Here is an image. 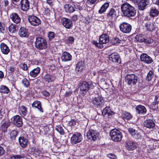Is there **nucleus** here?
Masks as SVG:
<instances>
[{"label":"nucleus","instance_id":"c9c22d12","mask_svg":"<svg viewBox=\"0 0 159 159\" xmlns=\"http://www.w3.org/2000/svg\"><path fill=\"white\" fill-rule=\"evenodd\" d=\"M153 77V72L152 71L150 70L148 74L147 75L146 78V80L149 81L152 80Z\"/></svg>","mask_w":159,"mask_h":159},{"label":"nucleus","instance_id":"0e129e2a","mask_svg":"<svg viewBox=\"0 0 159 159\" xmlns=\"http://www.w3.org/2000/svg\"><path fill=\"white\" fill-rule=\"evenodd\" d=\"M155 102L158 103H159V96H156L155 97Z\"/></svg>","mask_w":159,"mask_h":159},{"label":"nucleus","instance_id":"a19ab883","mask_svg":"<svg viewBox=\"0 0 159 159\" xmlns=\"http://www.w3.org/2000/svg\"><path fill=\"white\" fill-rule=\"evenodd\" d=\"M32 151L33 152V153L36 155H39L40 152V151L39 149L34 148L32 149Z\"/></svg>","mask_w":159,"mask_h":159},{"label":"nucleus","instance_id":"8fccbe9b","mask_svg":"<svg viewBox=\"0 0 159 159\" xmlns=\"http://www.w3.org/2000/svg\"><path fill=\"white\" fill-rule=\"evenodd\" d=\"M20 109L22 114L23 115H25L26 114L27 111L26 107L25 106H22L21 107Z\"/></svg>","mask_w":159,"mask_h":159},{"label":"nucleus","instance_id":"f03ea898","mask_svg":"<svg viewBox=\"0 0 159 159\" xmlns=\"http://www.w3.org/2000/svg\"><path fill=\"white\" fill-rule=\"evenodd\" d=\"M96 85V84L92 82L84 81L80 83L79 86L80 93L84 96L89 89H93Z\"/></svg>","mask_w":159,"mask_h":159},{"label":"nucleus","instance_id":"3c124183","mask_svg":"<svg viewBox=\"0 0 159 159\" xmlns=\"http://www.w3.org/2000/svg\"><path fill=\"white\" fill-rule=\"evenodd\" d=\"M5 24L2 22H0V31L3 32V31L5 30Z\"/></svg>","mask_w":159,"mask_h":159},{"label":"nucleus","instance_id":"412c9836","mask_svg":"<svg viewBox=\"0 0 159 159\" xmlns=\"http://www.w3.org/2000/svg\"><path fill=\"white\" fill-rule=\"evenodd\" d=\"M109 59L110 60L115 63H120V61L119 56L116 53H113L111 54L109 56Z\"/></svg>","mask_w":159,"mask_h":159},{"label":"nucleus","instance_id":"2eb2a0df","mask_svg":"<svg viewBox=\"0 0 159 159\" xmlns=\"http://www.w3.org/2000/svg\"><path fill=\"white\" fill-rule=\"evenodd\" d=\"M125 148L129 151H133L137 148V145L135 142L127 141L125 143Z\"/></svg>","mask_w":159,"mask_h":159},{"label":"nucleus","instance_id":"f8f14e48","mask_svg":"<svg viewBox=\"0 0 159 159\" xmlns=\"http://www.w3.org/2000/svg\"><path fill=\"white\" fill-rule=\"evenodd\" d=\"M82 139L81 134L79 133H75L71 138V143L72 144H75L77 143L80 142Z\"/></svg>","mask_w":159,"mask_h":159},{"label":"nucleus","instance_id":"680f3d73","mask_svg":"<svg viewBox=\"0 0 159 159\" xmlns=\"http://www.w3.org/2000/svg\"><path fill=\"white\" fill-rule=\"evenodd\" d=\"M43 94L44 96L47 97H48L50 96V93H49L46 90H43L42 91Z\"/></svg>","mask_w":159,"mask_h":159},{"label":"nucleus","instance_id":"1a4fd4ad","mask_svg":"<svg viewBox=\"0 0 159 159\" xmlns=\"http://www.w3.org/2000/svg\"><path fill=\"white\" fill-rule=\"evenodd\" d=\"M98 135V132L96 130L92 129H90L87 132L86 134V136L88 139L93 141L96 140Z\"/></svg>","mask_w":159,"mask_h":159},{"label":"nucleus","instance_id":"f257e3e1","mask_svg":"<svg viewBox=\"0 0 159 159\" xmlns=\"http://www.w3.org/2000/svg\"><path fill=\"white\" fill-rule=\"evenodd\" d=\"M122 14L125 16L132 19L134 17L136 13L135 8L128 2H125L121 6Z\"/></svg>","mask_w":159,"mask_h":159},{"label":"nucleus","instance_id":"c85d7f7f","mask_svg":"<svg viewBox=\"0 0 159 159\" xmlns=\"http://www.w3.org/2000/svg\"><path fill=\"white\" fill-rule=\"evenodd\" d=\"M19 140L20 144L22 147L24 148L27 146L28 140L24 137H19Z\"/></svg>","mask_w":159,"mask_h":159},{"label":"nucleus","instance_id":"39448f33","mask_svg":"<svg viewBox=\"0 0 159 159\" xmlns=\"http://www.w3.org/2000/svg\"><path fill=\"white\" fill-rule=\"evenodd\" d=\"M91 102L95 107H100L104 105L105 102L103 98L101 96L92 98Z\"/></svg>","mask_w":159,"mask_h":159},{"label":"nucleus","instance_id":"052dcab7","mask_svg":"<svg viewBox=\"0 0 159 159\" xmlns=\"http://www.w3.org/2000/svg\"><path fill=\"white\" fill-rule=\"evenodd\" d=\"M78 19V16L75 15L71 17V19L73 21H75L77 20Z\"/></svg>","mask_w":159,"mask_h":159},{"label":"nucleus","instance_id":"423d86ee","mask_svg":"<svg viewBox=\"0 0 159 159\" xmlns=\"http://www.w3.org/2000/svg\"><path fill=\"white\" fill-rule=\"evenodd\" d=\"M126 80L129 85H135L138 80V76L133 74L128 75L126 76Z\"/></svg>","mask_w":159,"mask_h":159},{"label":"nucleus","instance_id":"b1692460","mask_svg":"<svg viewBox=\"0 0 159 159\" xmlns=\"http://www.w3.org/2000/svg\"><path fill=\"white\" fill-rule=\"evenodd\" d=\"M109 41V37L105 34H103L100 37L99 42L100 43L106 44Z\"/></svg>","mask_w":159,"mask_h":159},{"label":"nucleus","instance_id":"bf43d9fd","mask_svg":"<svg viewBox=\"0 0 159 159\" xmlns=\"http://www.w3.org/2000/svg\"><path fill=\"white\" fill-rule=\"evenodd\" d=\"M5 152V151L3 147L0 146V157L3 155Z\"/></svg>","mask_w":159,"mask_h":159},{"label":"nucleus","instance_id":"79ce46f5","mask_svg":"<svg viewBox=\"0 0 159 159\" xmlns=\"http://www.w3.org/2000/svg\"><path fill=\"white\" fill-rule=\"evenodd\" d=\"M151 108L153 110H156L158 108V103L155 102H152L150 106Z\"/></svg>","mask_w":159,"mask_h":159},{"label":"nucleus","instance_id":"338daca9","mask_svg":"<svg viewBox=\"0 0 159 159\" xmlns=\"http://www.w3.org/2000/svg\"><path fill=\"white\" fill-rule=\"evenodd\" d=\"M102 44V43H98L96 46L98 47V48H102V47H103V46L101 45Z\"/></svg>","mask_w":159,"mask_h":159},{"label":"nucleus","instance_id":"9b49d317","mask_svg":"<svg viewBox=\"0 0 159 159\" xmlns=\"http://www.w3.org/2000/svg\"><path fill=\"white\" fill-rule=\"evenodd\" d=\"M11 120L12 122L18 127H20L23 125L22 118L19 115L14 116Z\"/></svg>","mask_w":159,"mask_h":159},{"label":"nucleus","instance_id":"c756f323","mask_svg":"<svg viewBox=\"0 0 159 159\" xmlns=\"http://www.w3.org/2000/svg\"><path fill=\"white\" fill-rule=\"evenodd\" d=\"M136 112L139 114L145 113L146 112L145 107L141 105H139L136 107Z\"/></svg>","mask_w":159,"mask_h":159},{"label":"nucleus","instance_id":"4be33fe9","mask_svg":"<svg viewBox=\"0 0 159 159\" xmlns=\"http://www.w3.org/2000/svg\"><path fill=\"white\" fill-rule=\"evenodd\" d=\"M11 123L9 120L5 121L4 122L1 123L0 129L4 132L7 131L8 127L10 125Z\"/></svg>","mask_w":159,"mask_h":159},{"label":"nucleus","instance_id":"603ef678","mask_svg":"<svg viewBox=\"0 0 159 159\" xmlns=\"http://www.w3.org/2000/svg\"><path fill=\"white\" fill-rule=\"evenodd\" d=\"M20 67L24 70H26L28 69L27 65L25 63L20 64Z\"/></svg>","mask_w":159,"mask_h":159},{"label":"nucleus","instance_id":"393cba45","mask_svg":"<svg viewBox=\"0 0 159 159\" xmlns=\"http://www.w3.org/2000/svg\"><path fill=\"white\" fill-rule=\"evenodd\" d=\"M72 59V56L68 52H64L61 56V59L62 61H70Z\"/></svg>","mask_w":159,"mask_h":159},{"label":"nucleus","instance_id":"cd10ccee","mask_svg":"<svg viewBox=\"0 0 159 159\" xmlns=\"http://www.w3.org/2000/svg\"><path fill=\"white\" fill-rule=\"evenodd\" d=\"M40 71V68L37 67L33 70L30 72V75L32 77H36L39 73Z\"/></svg>","mask_w":159,"mask_h":159},{"label":"nucleus","instance_id":"e433bc0d","mask_svg":"<svg viewBox=\"0 0 159 159\" xmlns=\"http://www.w3.org/2000/svg\"><path fill=\"white\" fill-rule=\"evenodd\" d=\"M16 25H15L11 24L9 26L8 30L11 33H15L16 31Z\"/></svg>","mask_w":159,"mask_h":159},{"label":"nucleus","instance_id":"58836bf2","mask_svg":"<svg viewBox=\"0 0 159 159\" xmlns=\"http://www.w3.org/2000/svg\"><path fill=\"white\" fill-rule=\"evenodd\" d=\"M123 117L127 120H129L132 118L131 114L128 112H125L123 114Z\"/></svg>","mask_w":159,"mask_h":159},{"label":"nucleus","instance_id":"f704fd0d","mask_svg":"<svg viewBox=\"0 0 159 159\" xmlns=\"http://www.w3.org/2000/svg\"><path fill=\"white\" fill-rule=\"evenodd\" d=\"M9 91L8 88L5 85H2L0 89V91L2 93H8Z\"/></svg>","mask_w":159,"mask_h":159},{"label":"nucleus","instance_id":"e2e57ef3","mask_svg":"<svg viewBox=\"0 0 159 159\" xmlns=\"http://www.w3.org/2000/svg\"><path fill=\"white\" fill-rule=\"evenodd\" d=\"M21 157L19 155L13 156L11 157V159H20Z\"/></svg>","mask_w":159,"mask_h":159},{"label":"nucleus","instance_id":"c03bdc74","mask_svg":"<svg viewBox=\"0 0 159 159\" xmlns=\"http://www.w3.org/2000/svg\"><path fill=\"white\" fill-rule=\"evenodd\" d=\"M122 41V40L119 39L118 38H114L113 40L112 43L113 44L116 45H118Z\"/></svg>","mask_w":159,"mask_h":159},{"label":"nucleus","instance_id":"5fc2aeb1","mask_svg":"<svg viewBox=\"0 0 159 159\" xmlns=\"http://www.w3.org/2000/svg\"><path fill=\"white\" fill-rule=\"evenodd\" d=\"M74 41V38L73 37H69L68 38V39L67 40V42L69 43H72Z\"/></svg>","mask_w":159,"mask_h":159},{"label":"nucleus","instance_id":"72a5a7b5","mask_svg":"<svg viewBox=\"0 0 159 159\" xmlns=\"http://www.w3.org/2000/svg\"><path fill=\"white\" fill-rule=\"evenodd\" d=\"M158 10L156 8H152L151 9L150 12L151 16L153 17L156 16L159 14Z\"/></svg>","mask_w":159,"mask_h":159},{"label":"nucleus","instance_id":"09e8293b","mask_svg":"<svg viewBox=\"0 0 159 159\" xmlns=\"http://www.w3.org/2000/svg\"><path fill=\"white\" fill-rule=\"evenodd\" d=\"M128 131L132 136H133L137 132V131H136L133 128H129L128 129Z\"/></svg>","mask_w":159,"mask_h":159},{"label":"nucleus","instance_id":"6ab92c4d","mask_svg":"<svg viewBox=\"0 0 159 159\" xmlns=\"http://www.w3.org/2000/svg\"><path fill=\"white\" fill-rule=\"evenodd\" d=\"M10 17L12 20L16 24L19 23L20 22V18L16 13H12L10 15Z\"/></svg>","mask_w":159,"mask_h":159},{"label":"nucleus","instance_id":"7c9ffc66","mask_svg":"<svg viewBox=\"0 0 159 159\" xmlns=\"http://www.w3.org/2000/svg\"><path fill=\"white\" fill-rule=\"evenodd\" d=\"M33 107L38 108L42 112H43V109L41 107V102L38 101H34L32 104Z\"/></svg>","mask_w":159,"mask_h":159},{"label":"nucleus","instance_id":"0eeeda50","mask_svg":"<svg viewBox=\"0 0 159 159\" xmlns=\"http://www.w3.org/2000/svg\"><path fill=\"white\" fill-rule=\"evenodd\" d=\"M131 28L132 27L131 25L125 22H123L120 25V31L124 33H129L131 30Z\"/></svg>","mask_w":159,"mask_h":159},{"label":"nucleus","instance_id":"6e6552de","mask_svg":"<svg viewBox=\"0 0 159 159\" xmlns=\"http://www.w3.org/2000/svg\"><path fill=\"white\" fill-rule=\"evenodd\" d=\"M106 16L107 20L110 22H112L115 20L117 17L115 10L113 8L111 9L107 13Z\"/></svg>","mask_w":159,"mask_h":159},{"label":"nucleus","instance_id":"37998d69","mask_svg":"<svg viewBox=\"0 0 159 159\" xmlns=\"http://www.w3.org/2000/svg\"><path fill=\"white\" fill-rule=\"evenodd\" d=\"M55 35V34L53 32H50L48 34V36L50 40H51L54 38Z\"/></svg>","mask_w":159,"mask_h":159},{"label":"nucleus","instance_id":"a211bd4d","mask_svg":"<svg viewBox=\"0 0 159 159\" xmlns=\"http://www.w3.org/2000/svg\"><path fill=\"white\" fill-rule=\"evenodd\" d=\"M135 38L138 41L141 43L144 42L146 43H151L152 41L151 40L146 39L144 35L141 34L137 35Z\"/></svg>","mask_w":159,"mask_h":159},{"label":"nucleus","instance_id":"6e6d98bb","mask_svg":"<svg viewBox=\"0 0 159 159\" xmlns=\"http://www.w3.org/2000/svg\"><path fill=\"white\" fill-rule=\"evenodd\" d=\"M107 156L111 159H116V155L112 153L107 154Z\"/></svg>","mask_w":159,"mask_h":159},{"label":"nucleus","instance_id":"dca6fc26","mask_svg":"<svg viewBox=\"0 0 159 159\" xmlns=\"http://www.w3.org/2000/svg\"><path fill=\"white\" fill-rule=\"evenodd\" d=\"M21 10L27 11L30 8V2L28 0H21L20 2Z\"/></svg>","mask_w":159,"mask_h":159},{"label":"nucleus","instance_id":"bb28decb","mask_svg":"<svg viewBox=\"0 0 159 159\" xmlns=\"http://www.w3.org/2000/svg\"><path fill=\"white\" fill-rule=\"evenodd\" d=\"M19 34L20 37H28L29 34L28 30L26 28L21 27L19 30Z\"/></svg>","mask_w":159,"mask_h":159},{"label":"nucleus","instance_id":"20e7f679","mask_svg":"<svg viewBox=\"0 0 159 159\" xmlns=\"http://www.w3.org/2000/svg\"><path fill=\"white\" fill-rule=\"evenodd\" d=\"M110 135L112 140L115 142L120 141L122 136L121 132L116 129H113L111 131Z\"/></svg>","mask_w":159,"mask_h":159},{"label":"nucleus","instance_id":"f3484780","mask_svg":"<svg viewBox=\"0 0 159 159\" xmlns=\"http://www.w3.org/2000/svg\"><path fill=\"white\" fill-rule=\"evenodd\" d=\"M149 4V0H141L138 3V9L139 10L143 11Z\"/></svg>","mask_w":159,"mask_h":159},{"label":"nucleus","instance_id":"aec40b11","mask_svg":"<svg viewBox=\"0 0 159 159\" xmlns=\"http://www.w3.org/2000/svg\"><path fill=\"white\" fill-rule=\"evenodd\" d=\"M145 26L147 30L150 32L155 31L156 28L152 20H149L146 22L145 24Z\"/></svg>","mask_w":159,"mask_h":159},{"label":"nucleus","instance_id":"4468645a","mask_svg":"<svg viewBox=\"0 0 159 159\" xmlns=\"http://www.w3.org/2000/svg\"><path fill=\"white\" fill-rule=\"evenodd\" d=\"M141 61L147 64H150L153 62L152 59L146 53H142L140 56Z\"/></svg>","mask_w":159,"mask_h":159},{"label":"nucleus","instance_id":"864d4df0","mask_svg":"<svg viewBox=\"0 0 159 159\" xmlns=\"http://www.w3.org/2000/svg\"><path fill=\"white\" fill-rule=\"evenodd\" d=\"M76 121L75 119H71L69 122V125L70 126H74L75 125Z\"/></svg>","mask_w":159,"mask_h":159},{"label":"nucleus","instance_id":"473e14b6","mask_svg":"<svg viewBox=\"0 0 159 159\" xmlns=\"http://www.w3.org/2000/svg\"><path fill=\"white\" fill-rule=\"evenodd\" d=\"M109 3L108 2L105 3L101 7V8L98 11V12L102 14L105 12L106 9L109 6Z\"/></svg>","mask_w":159,"mask_h":159},{"label":"nucleus","instance_id":"49530a36","mask_svg":"<svg viewBox=\"0 0 159 159\" xmlns=\"http://www.w3.org/2000/svg\"><path fill=\"white\" fill-rule=\"evenodd\" d=\"M81 62H79L76 65V70L79 71L80 70H81L82 69Z\"/></svg>","mask_w":159,"mask_h":159},{"label":"nucleus","instance_id":"5701e85b","mask_svg":"<svg viewBox=\"0 0 159 159\" xmlns=\"http://www.w3.org/2000/svg\"><path fill=\"white\" fill-rule=\"evenodd\" d=\"M1 52L4 54H7L10 51V49L8 47L5 43H1L0 45Z\"/></svg>","mask_w":159,"mask_h":159},{"label":"nucleus","instance_id":"9d476101","mask_svg":"<svg viewBox=\"0 0 159 159\" xmlns=\"http://www.w3.org/2000/svg\"><path fill=\"white\" fill-rule=\"evenodd\" d=\"M28 20L30 24L34 26H38L41 23L40 19L37 17L34 16H29Z\"/></svg>","mask_w":159,"mask_h":159},{"label":"nucleus","instance_id":"69168bd1","mask_svg":"<svg viewBox=\"0 0 159 159\" xmlns=\"http://www.w3.org/2000/svg\"><path fill=\"white\" fill-rule=\"evenodd\" d=\"M72 93V92L71 91H69L68 92H66L65 93V96H68L71 94Z\"/></svg>","mask_w":159,"mask_h":159},{"label":"nucleus","instance_id":"de8ad7c7","mask_svg":"<svg viewBox=\"0 0 159 159\" xmlns=\"http://www.w3.org/2000/svg\"><path fill=\"white\" fill-rule=\"evenodd\" d=\"M108 111H110V107H106L102 110V115L103 116L107 114Z\"/></svg>","mask_w":159,"mask_h":159},{"label":"nucleus","instance_id":"a18cd8bd","mask_svg":"<svg viewBox=\"0 0 159 159\" xmlns=\"http://www.w3.org/2000/svg\"><path fill=\"white\" fill-rule=\"evenodd\" d=\"M56 129L61 134H64V132L63 128L60 126H57L56 128Z\"/></svg>","mask_w":159,"mask_h":159},{"label":"nucleus","instance_id":"4c0bfd02","mask_svg":"<svg viewBox=\"0 0 159 159\" xmlns=\"http://www.w3.org/2000/svg\"><path fill=\"white\" fill-rule=\"evenodd\" d=\"M18 132L16 130H12L10 134V138L12 140H15L17 136Z\"/></svg>","mask_w":159,"mask_h":159},{"label":"nucleus","instance_id":"ddd939ff","mask_svg":"<svg viewBox=\"0 0 159 159\" xmlns=\"http://www.w3.org/2000/svg\"><path fill=\"white\" fill-rule=\"evenodd\" d=\"M61 22L63 25L66 29H71L73 26V23L71 20L67 18H62Z\"/></svg>","mask_w":159,"mask_h":159},{"label":"nucleus","instance_id":"774afa93","mask_svg":"<svg viewBox=\"0 0 159 159\" xmlns=\"http://www.w3.org/2000/svg\"><path fill=\"white\" fill-rule=\"evenodd\" d=\"M4 6L5 7H7L9 4L8 1L7 0H5L4 1Z\"/></svg>","mask_w":159,"mask_h":159},{"label":"nucleus","instance_id":"7ed1b4c3","mask_svg":"<svg viewBox=\"0 0 159 159\" xmlns=\"http://www.w3.org/2000/svg\"><path fill=\"white\" fill-rule=\"evenodd\" d=\"M47 42L45 39L42 37H36L35 42V47L37 49L41 50L47 48Z\"/></svg>","mask_w":159,"mask_h":159},{"label":"nucleus","instance_id":"13d9d810","mask_svg":"<svg viewBox=\"0 0 159 159\" xmlns=\"http://www.w3.org/2000/svg\"><path fill=\"white\" fill-rule=\"evenodd\" d=\"M88 2L90 4H94L93 6V7H94L96 3H97L96 2L97 0H87Z\"/></svg>","mask_w":159,"mask_h":159},{"label":"nucleus","instance_id":"ea45409f","mask_svg":"<svg viewBox=\"0 0 159 159\" xmlns=\"http://www.w3.org/2000/svg\"><path fill=\"white\" fill-rule=\"evenodd\" d=\"M22 82L24 85L26 87H28L30 85V83L29 80L25 78L22 80Z\"/></svg>","mask_w":159,"mask_h":159},{"label":"nucleus","instance_id":"a878e982","mask_svg":"<svg viewBox=\"0 0 159 159\" xmlns=\"http://www.w3.org/2000/svg\"><path fill=\"white\" fill-rule=\"evenodd\" d=\"M144 125L148 128L151 129L155 126V124L152 120L149 119L145 121L144 122Z\"/></svg>","mask_w":159,"mask_h":159},{"label":"nucleus","instance_id":"2f4dec72","mask_svg":"<svg viewBox=\"0 0 159 159\" xmlns=\"http://www.w3.org/2000/svg\"><path fill=\"white\" fill-rule=\"evenodd\" d=\"M64 7L66 12L72 13L75 11L74 7L70 4H66Z\"/></svg>","mask_w":159,"mask_h":159},{"label":"nucleus","instance_id":"4d7b16f0","mask_svg":"<svg viewBox=\"0 0 159 159\" xmlns=\"http://www.w3.org/2000/svg\"><path fill=\"white\" fill-rule=\"evenodd\" d=\"M133 136L134 138L136 139H139L141 138V135L139 133H137V132Z\"/></svg>","mask_w":159,"mask_h":159}]
</instances>
